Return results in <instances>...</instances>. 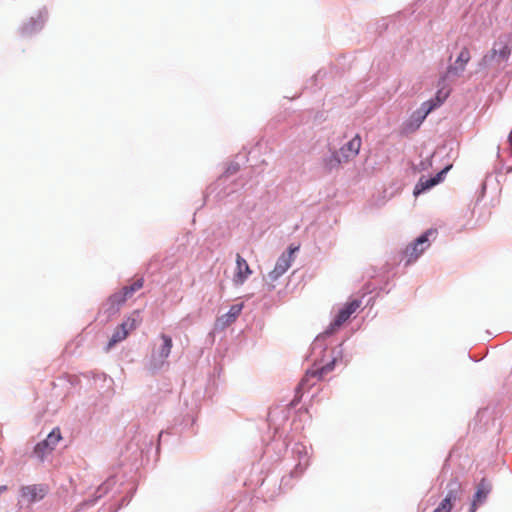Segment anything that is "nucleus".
Masks as SVG:
<instances>
[{"instance_id":"12","label":"nucleus","mask_w":512,"mask_h":512,"mask_svg":"<svg viewBox=\"0 0 512 512\" xmlns=\"http://www.w3.org/2000/svg\"><path fill=\"white\" fill-rule=\"evenodd\" d=\"M449 90L439 89L435 95V98L424 102L422 104L421 109L423 110V114L421 115V121L425 119V117L436 107L440 106L448 97Z\"/></svg>"},{"instance_id":"17","label":"nucleus","mask_w":512,"mask_h":512,"mask_svg":"<svg viewBox=\"0 0 512 512\" xmlns=\"http://www.w3.org/2000/svg\"><path fill=\"white\" fill-rule=\"evenodd\" d=\"M471 56L468 48L464 47L461 49L456 61H455V67L450 68L449 71H460L463 72L465 70L466 64L469 62Z\"/></svg>"},{"instance_id":"4","label":"nucleus","mask_w":512,"mask_h":512,"mask_svg":"<svg viewBox=\"0 0 512 512\" xmlns=\"http://www.w3.org/2000/svg\"><path fill=\"white\" fill-rule=\"evenodd\" d=\"M160 339L162 344L153 350L151 355L150 364L153 369H159L165 364L173 347V341L169 335L162 333L160 334Z\"/></svg>"},{"instance_id":"6","label":"nucleus","mask_w":512,"mask_h":512,"mask_svg":"<svg viewBox=\"0 0 512 512\" xmlns=\"http://www.w3.org/2000/svg\"><path fill=\"white\" fill-rule=\"evenodd\" d=\"M361 306V301L354 299L348 302L337 314L334 321L331 322L329 328L326 330V334H332L334 331L339 329L349 318L355 313Z\"/></svg>"},{"instance_id":"13","label":"nucleus","mask_w":512,"mask_h":512,"mask_svg":"<svg viewBox=\"0 0 512 512\" xmlns=\"http://www.w3.org/2000/svg\"><path fill=\"white\" fill-rule=\"evenodd\" d=\"M320 380L321 379H319V375L315 369L308 370L296 388V396L298 399L301 398L305 391L311 389L317 383V381Z\"/></svg>"},{"instance_id":"20","label":"nucleus","mask_w":512,"mask_h":512,"mask_svg":"<svg viewBox=\"0 0 512 512\" xmlns=\"http://www.w3.org/2000/svg\"><path fill=\"white\" fill-rule=\"evenodd\" d=\"M38 23L34 19H30L28 22L24 23L21 28L20 32L22 35H28L32 33L33 31L37 30Z\"/></svg>"},{"instance_id":"8","label":"nucleus","mask_w":512,"mask_h":512,"mask_svg":"<svg viewBox=\"0 0 512 512\" xmlns=\"http://www.w3.org/2000/svg\"><path fill=\"white\" fill-rule=\"evenodd\" d=\"M461 490V483L457 479H452L448 483V492L446 497L433 512H450L453 507V502L457 500Z\"/></svg>"},{"instance_id":"11","label":"nucleus","mask_w":512,"mask_h":512,"mask_svg":"<svg viewBox=\"0 0 512 512\" xmlns=\"http://www.w3.org/2000/svg\"><path fill=\"white\" fill-rule=\"evenodd\" d=\"M490 491V483L483 478L477 486L469 512H476L478 505L482 504L487 499Z\"/></svg>"},{"instance_id":"9","label":"nucleus","mask_w":512,"mask_h":512,"mask_svg":"<svg viewBox=\"0 0 512 512\" xmlns=\"http://www.w3.org/2000/svg\"><path fill=\"white\" fill-rule=\"evenodd\" d=\"M298 247H289L287 253H283L277 260L274 269L269 273L271 281H276L282 276L291 266L293 262V254L298 250Z\"/></svg>"},{"instance_id":"18","label":"nucleus","mask_w":512,"mask_h":512,"mask_svg":"<svg viewBox=\"0 0 512 512\" xmlns=\"http://www.w3.org/2000/svg\"><path fill=\"white\" fill-rule=\"evenodd\" d=\"M143 284H144L143 278H139L136 281H134L131 285L124 286L122 289H123L125 295L128 298H130L136 291L140 290L143 287Z\"/></svg>"},{"instance_id":"19","label":"nucleus","mask_w":512,"mask_h":512,"mask_svg":"<svg viewBox=\"0 0 512 512\" xmlns=\"http://www.w3.org/2000/svg\"><path fill=\"white\" fill-rule=\"evenodd\" d=\"M127 299L128 297L125 295L122 289L121 291L116 292L112 296H110L109 302L112 307H116L118 309L123 303L126 302Z\"/></svg>"},{"instance_id":"21","label":"nucleus","mask_w":512,"mask_h":512,"mask_svg":"<svg viewBox=\"0 0 512 512\" xmlns=\"http://www.w3.org/2000/svg\"><path fill=\"white\" fill-rule=\"evenodd\" d=\"M335 362H336V360L333 359L331 362L322 366L321 368L315 369L317 374L319 375V379L322 380L324 375H326L327 373L331 372L334 369Z\"/></svg>"},{"instance_id":"2","label":"nucleus","mask_w":512,"mask_h":512,"mask_svg":"<svg viewBox=\"0 0 512 512\" xmlns=\"http://www.w3.org/2000/svg\"><path fill=\"white\" fill-rule=\"evenodd\" d=\"M140 322L141 318L139 311H134L115 329L108 342L107 350H110L115 344L125 340L129 333L137 328Z\"/></svg>"},{"instance_id":"22","label":"nucleus","mask_w":512,"mask_h":512,"mask_svg":"<svg viewBox=\"0 0 512 512\" xmlns=\"http://www.w3.org/2000/svg\"><path fill=\"white\" fill-rule=\"evenodd\" d=\"M7 490V486H0V495Z\"/></svg>"},{"instance_id":"14","label":"nucleus","mask_w":512,"mask_h":512,"mask_svg":"<svg viewBox=\"0 0 512 512\" xmlns=\"http://www.w3.org/2000/svg\"><path fill=\"white\" fill-rule=\"evenodd\" d=\"M244 305L243 303L234 304L230 307L226 314H223L217 319V324L222 328H225L236 321L242 312Z\"/></svg>"},{"instance_id":"5","label":"nucleus","mask_w":512,"mask_h":512,"mask_svg":"<svg viewBox=\"0 0 512 512\" xmlns=\"http://www.w3.org/2000/svg\"><path fill=\"white\" fill-rule=\"evenodd\" d=\"M361 144L360 136L356 135L333 155L334 161L339 165L355 158L359 153Z\"/></svg>"},{"instance_id":"16","label":"nucleus","mask_w":512,"mask_h":512,"mask_svg":"<svg viewBox=\"0 0 512 512\" xmlns=\"http://www.w3.org/2000/svg\"><path fill=\"white\" fill-rule=\"evenodd\" d=\"M44 494V489L38 486H27L22 489L23 497H26L29 501L42 499Z\"/></svg>"},{"instance_id":"15","label":"nucleus","mask_w":512,"mask_h":512,"mask_svg":"<svg viewBox=\"0 0 512 512\" xmlns=\"http://www.w3.org/2000/svg\"><path fill=\"white\" fill-rule=\"evenodd\" d=\"M451 166H447L444 168L441 172H439L435 177L424 179L421 178L419 182L417 183L414 193L419 194L423 192L426 189H429L433 187L434 185L438 184L442 181L444 174L450 169Z\"/></svg>"},{"instance_id":"23","label":"nucleus","mask_w":512,"mask_h":512,"mask_svg":"<svg viewBox=\"0 0 512 512\" xmlns=\"http://www.w3.org/2000/svg\"><path fill=\"white\" fill-rule=\"evenodd\" d=\"M508 141L512 145V129H511V132L509 133Z\"/></svg>"},{"instance_id":"7","label":"nucleus","mask_w":512,"mask_h":512,"mask_svg":"<svg viewBox=\"0 0 512 512\" xmlns=\"http://www.w3.org/2000/svg\"><path fill=\"white\" fill-rule=\"evenodd\" d=\"M62 439L61 432L59 428H54L46 437L45 440L39 442L35 448L34 453L41 459H43L47 454L51 453L59 441Z\"/></svg>"},{"instance_id":"3","label":"nucleus","mask_w":512,"mask_h":512,"mask_svg":"<svg viewBox=\"0 0 512 512\" xmlns=\"http://www.w3.org/2000/svg\"><path fill=\"white\" fill-rule=\"evenodd\" d=\"M437 236V230L436 229H429L425 233H423L421 236H419L414 243L409 245L406 250L405 254L408 257L407 262L411 263L415 261L430 245L429 241L430 239H435Z\"/></svg>"},{"instance_id":"1","label":"nucleus","mask_w":512,"mask_h":512,"mask_svg":"<svg viewBox=\"0 0 512 512\" xmlns=\"http://www.w3.org/2000/svg\"><path fill=\"white\" fill-rule=\"evenodd\" d=\"M511 55V46L508 39L499 38L490 50V52L483 56L482 64L484 66L495 65L500 67L506 63Z\"/></svg>"},{"instance_id":"10","label":"nucleus","mask_w":512,"mask_h":512,"mask_svg":"<svg viewBox=\"0 0 512 512\" xmlns=\"http://www.w3.org/2000/svg\"><path fill=\"white\" fill-rule=\"evenodd\" d=\"M252 274L247 261L240 255H236V269L233 281L236 285H242L248 277Z\"/></svg>"}]
</instances>
